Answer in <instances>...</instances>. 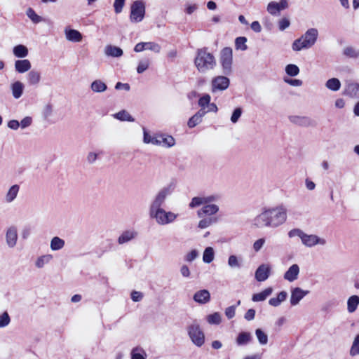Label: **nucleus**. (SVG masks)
<instances>
[{
    "label": "nucleus",
    "mask_w": 359,
    "mask_h": 359,
    "mask_svg": "<svg viewBox=\"0 0 359 359\" xmlns=\"http://www.w3.org/2000/svg\"><path fill=\"white\" fill-rule=\"evenodd\" d=\"M114 118L121 121H135L134 118L126 110H121L118 113L113 114Z\"/></svg>",
    "instance_id": "2f4dec72"
},
{
    "label": "nucleus",
    "mask_w": 359,
    "mask_h": 359,
    "mask_svg": "<svg viewBox=\"0 0 359 359\" xmlns=\"http://www.w3.org/2000/svg\"><path fill=\"white\" fill-rule=\"evenodd\" d=\"M289 120L291 123L302 127H309L315 126V121L308 116H290L289 117Z\"/></svg>",
    "instance_id": "4468645a"
},
{
    "label": "nucleus",
    "mask_w": 359,
    "mask_h": 359,
    "mask_svg": "<svg viewBox=\"0 0 359 359\" xmlns=\"http://www.w3.org/2000/svg\"><path fill=\"white\" fill-rule=\"evenodd\" d=\"M267 11L273 15H277L278 13L280 11L278 6V2H276V1L269 2L267 6Z\"/></svg>",
    "instance_id": "3c124183"
},
{
    "label": "nucleus",
    "mask_w": 359,
    "mask_h": 359,
    "mask_svg": "<svg viewBox=\"0 0 359 359\" xmlns=\"http://www.w3.org/2000/svg\"><path fill=\"white\" fill-rule=\"evenodd\" d=\"M302 243L306 247L311 248L317 244L325 245L326 241L325 239L320 238L316 235H309L304 233L302 238Z\"/></svg>",
    "instance_id": "f8f14e48"
},
{
    "label": "nucleus",
    "mask_w": 359,
    "mask_h": 359,
    "mask_svg": "<svg viewBox=\"0 0 359 359\" xmlns=\"http://www.w3.org/2000/svg\"><path fill=\"white\" fill-rule=\"evenodd\" d=\"M271 267L268 264H262L255 271V279L259 282L266 280L270 275Z\"/></svg>",
    "instance_id": "dca6fc26"
},
{
    "label": "nucleus",
    "mask_w": 359,
    "mask_h": 359,
    "mask_svg": "<svg viewBox=\"0 0 359 359\" xmlns=\"http://www.w3.org/2000/svg\"><path fill=\"white\" fill-rule=\"evenodd\" d=\"M26 14L27 17L35 24L39 23L43 21L42 17L39 16L36 13V12L32 9V8H29L27 11Z\"/></svg>",
    "instance_id": "ea45409f"
},
{
    "label": "nucleus",
    "mask_w": 359,
    "mask_h": 359,
    "mask_svg": "<svg viewBox=\"0 0 359 359\" xmlns=\"http://www.w3.org/2000/svg\"><path fill=\"white\" fill-rule=\"evenodd\" d=\"M145 15V4L143 1L136 0L130 6V20L137 23L142 21Z\"/></svg>",
    "instance_id": "0eeeda50"
},
{
    "label": "nucleus",
    "mask_w": 359,
    "mask_h": 359,
    "mask_svg": "<svg viewBox=\"0 0 359 359\" xmlns=\"http://www.w3.org/2000/svg\"><path fill=\"white\" fill-rule=\"evenodd\" d=\"M65 242L60 237L55 236L50 241V247L53 251L60 250L64 248Z\"/></svg>",
    "instance_id": "7c9ffc66"
},
{
    "label": "nucleus",
    "mask_w": 359,
    "mask_h": 359,
    "mask_svg": "<svg viewBox=\"0 0 359 359\" xmlns=\"http://www.w3.org/2000/svg\"><path fill=\"white\" fill-rule=\"evenodd\" d=\"M41 73L36 70L32 69L27 74V80L30 86H37L41 81Z\"/></svg>",
    "instance_id": "b1692460"
},
{
    "label": "nucleus",
    "mask_w": 359,
    "mask_h": 359,
    "mask_svg": "<svg viewBox=\"0 0 359 359\" xmlns=\"http://www.w3.org/2000/svg\"><path fill=\"white\" fill-rule=\"evenodd\" d=\"M207 321L210 325H219L222 321L221 315L218 312L208 315Z\"/></svg>",
    "instance_id": "c03bdc74"
},
{
    "label": "nucleus",
    "mask_w": 359,
    "mask_h": 359,
    "mask_svg": "<svg viewBox=\"0 0 359 359\" xmlns=\"http://www.w3.org/2000/svg\"><path fill=\"white\" fill-rule=\"evenodd\" d=\"M10 322L11 318L6 311L0 315V328L6 327L9 325Z\"/></svg>",
    "instance_id": "603ef678"
},
{
    "label": "nucleus",
    "mask_w": 359,
    "mask_h": 359,
    "mask_svg": "<svg viewBox=\"0 0 359 359\" xmlns=\"http://www.w3.org/2000/svg\"><path fill=\"white\" fill-rule=\"evenodd\" d=\"M343 53L344 55L351 58L359 57V49H356L352 46L346 47Z\"/></svg>",
    "instance_id": "58836bf2"
},
{
    "label": "nucleus",
    "mask_w": 359,
    "mask_h": 359,
    "mask_svg": "<svg viewBox=\"0 0 359 359\" xmlns=\"http://www.w3.org/2000/svg\"><path fill=\"white\" fill-rule=\"evenodd\" d=\"M252 340V336L250 332H241L238 334L236 339V343L238 346H241L247 345L250 343Z\"/></svg>",
    "instance_id": "4be33fe9"
},
{
    "label": "nucleus",
    "mask_w": 359,
    "mask_h": 359,
    "mask_svg": "<svg viewBox=\"0 0 359 359\" xmlns=\"http://www.w3.org/2000/svg\"><path fill=\"white\" fill-rule=\"evenodd\" d=\"M53 114V106L50 104H46L43 109V116L46 120H48Z\"/></svg>",
    "instance_id": "bf43d9fd"
},
{
    "label": "nucleus",
    "mask_w": 359,
    "mask_h": 359,
    "mask_svg": "<svg viewBox=\"0 0 359 359\" xmlns=\"http://www.w3.org/2000/svg\"><path fill=\"white\" fill-rule=\"evenodd\" d=\"M255 335L261 345H266L268 343L267 334L260 328L255 330Z\"/></svg>",
    "instance_id": "a19ab883"
},
{
    "label": "nucleus",
    "mask_w": 359,
    "mask_h": 359,
    "mask_svg": "<svg viewBox=\"0 0 359 359\" xmlns=\"http://www.w3.org/2000/svg\"><path fill=\"white\" fill-rule=\"evenodd\" d=\"M53 259V256L51 255H44L39 257L36 262L35 266L38 269L43 268L46 264H48Z\"/></svg>",
    "instance_id": "72a5a7b5"
},
{
    "label": "nucleus",
    "mask_w": 359,
    "mask_h": 359,
    "mask_svg": "<svg viewBox=\"0 0 359 359\" xmlns=\"http://www.w3.org/2000/svg\"><path fill=\"white\" fill-rule=\"evenodd\" d=\"M18 230L15 226H10L6 231V243L9 248H14L18 241Z\"/></svg>",
    "instance_id": "9b49d317"
},
{
    "label": "nucleus",
    "mask_w": 359,
    "mask_h": 359,
    "mask_svg": "<svg viewBox=\"0 0 359 359\" xmlns=\"http://www.w3.org/2000/svg\"><path fill=\"white\" fill-rule=\"evenodd\" d=\"M252 225L255 228L270 227L268 210L264 209L257 215L252 220Z\"/></svg>",
    "instance_id": "9d476101"
},
{
    "label": "nucleus",
    "mask_w": 359,
    "mask_h": 359,
    "mask_svg": "<svg viewBox=\"0 0 359 359\" xmlns=\"http://www.w3.org/2000/svg\"><path fill=\"white\" fill-rule=\"evenodd\" d=\"M145 50H149L156 53H158L161 50V47L158 43L155 42H145Z\"/></svg>",
    "instance_id": "8fccbe9b"
},
{
    "label": "nucleus",
    "mask_w": 359,
    "mask_h": 359,
    "mask_svg": "<svg viewBox=\"0 0 359 359\" xmlns=\"http://www.w3.org/2000/svg\"><path fill=\"white\" fill-rule=\"evenodd\" d=\"M149 217L154 219L159 225H167L172 223L177 217V214L171 211H165L163 208L149 212Z\"/></svg>",
    "instance_id": "20e7f679"
},
{
    "label": "nucleus",
    "mask_w": 359,
    "mask_h": 359,
    "mask_svg": "<svg viewBox=\"0 0 359 359\" xmlns=\"http://www.w3.org/2000/svg\"><path fill=\"white\" fill-rule=\"evenodd\" d=\"M265 243L264 238H259L253 244V249L255 252H259Z\"/></svg>",
    "instance_id": "338daca9"
},
{
    "label": "nucleus",
    "mask_w": 359,
    "mask_h": 359,
    "mask_svg": "<svg viewBox=\"0 0 359 359\" xmlns=\"http://www.w3.org/2000/svg\"><path fill=\"white\" fill-rule=\"evenodd\" d=\"M150 65V60L148 58H144L140 60L138 63L137 67V72L138 74H142L144 71H146Z\"/></svg>",
    "instance_id": "a18cd8bd"
},
{
    "label": "nucleus",
    "mask_w": 359,
    "mask_h": 359,
    "mask_svg": "<svg viewBox=\"0 0 359 359\" xmlns=\"http://www.w3.org/2000/svg\"><path fill=\"white\" fill-rule=\"evenodd\" d=\"M304 234V232L299 229H293L288 232V236L290 238L298 236L302 239Z\"/></svg>",
    "instance_id": "e2e57ef3"
},
{
    "label": "nucleus",
    "mask_w": 359,
    "mask_h": 359,
    "mask_svg": "<svg viewBox=\"0 0 359 359\" xmlns=\"http://www.w3.org/2000/svg\"><path fill=\"white\" fill-rule=\"evenodd\" d=\"M270 227L276 228L283 224L287 219V209L283 205L269 208Z\"/></svg>",
    "instance_id": "7ed1b4c3"
},
{
    "label": "nucleus",
    "mask_w": 359,
    "mask_h": 359,
    "mask_svg": "<svg viewBox=\"0 0 359 359\" xmlns=\"http://www.w3.org/2000/svg\"><path fill=\"white\" fill-rule=\"evenodd\" d=\"M233 51L231 48L225 47L221 50L220 63L224 75H229L232 72Z\"/></svg>",
    "instance_id": "6e6552de"
},
{
    "label": "nucleus",
    "mask_w": 359,
    "mask_h": 359,
    "mask_svg": "<svg viewBox=\"0 0 359 359\" xmlns=\"http://www.w3.org/2000/svg\"><path fill=\"white\" fill-rule=\"evenodd\" d=\"M201 120H200L195 114L192 116L188 121L187 125L189 128H193L196 126L198 124L201 123Z\"/></svg>",
    "instance_id": "680f3d73"
},
{
    "label": "nucleus",
    "mask_w": 359,
    "mask_h": 359,
    "mask_svg": "<svg viewBox=\"0 0 359 359\" xmlns=\"http://www.w3.org/2000/svg\"><path fill=\"white\" fill-rule=\"evenodd\" d=\"M23 90L24 86L20 81H15L11 85L12 94L15 99H18L22 96Z\"/></svg>",
    "instance_id": "cd10ccee"
},
{
    "label": "nucleus",
    "mask_w": 359,
    "mask_h": 359,
    "mask_svg": "<svg viewBox=\"0 0 359 359\" xmlns=\"http://www.w3.org/2000/svg\"><path fill=\"white\" fill-rule=\"evenodd\" d=\"M32 65L29 60H18L15 62V71L18 73L22 74L31 69Z\"/></svg>",
    "instance_id": "412c9836"
},
{
    "label": "nucleus",
    "mask_w": 359,
    "mask_h": 359,
    "mask_svg": "<svg viewBox=\"0 0 359 359\" xmlns=\"http://www.w3.org/2000/svg\"><path fill=\"white\" fill-rule=\"evenodd\" d=\"M13 54L17 57H25L28 55V49L24 45H17L13 48Z\"/></svg>",
    "instance_id": "473e14b6"
},
{
    "label": "nucleus",
    "mask_w": 359,
    "mask_h": 359,
    "mask_svg": "<svg viewBox=\"0 0 359 359\" xmlns=\"http://www.w3.org/2000/svg\"><path fill=\"white\" fill-rule=\"evenodd\" d=\"M137 236V232L134 230L125 231L118 238V243L123 245L135 238Z\"/></svg>",
    "instance_id": "aec40b11"
},
{
    "label": "nucleus",
    "mask_w": 359,
    "mask_h": 359,
    "mask_svg": "<svg viewBox=\"0 0 359 359\" xmlns=\"http://www.w3.org/2000/svg\"><path fill=\"white\" fill-rule=\"evenodd\" d=\"M172 191L173 188L171 184L167 185L161 189L151 201L149 205V212L162 208L167 197L170 196Z\"/></svg>",
    "instance_id": "39448f33"
},
{
    "label": "nucleus",
    "mask_w": 359,
    "mask_h": 359,
    "mask_svg": "<svg viewBox=\"0 0 359 359\" xmlns=\"http://www.w3.org/2000/svg\"><path fill=\"white\" fill-rule=\"evenodd\" d=\"M299 271V266L297 264H292L284 273V279L289 282L296 280L298 278Z\"/></svg>",
    "instance_id": "6ab92c4d"
},
{
    "label": "nucleus",
    "mask_w": 359,
    "mask_h": 359,
    "mask_svg": "<svg viewBox=\"0 0 359 359\" xmlns=\"http://www.w3.org/2000/svg\"><path fill=\"white\" fill-rule=\"evenodd\" d=\"M158 138H160L161 140V145L163 147L170 148L175 144V140L171 135L159 134Z\"/></svg>",
    "instance_id": "c85d7f7f"
},
{
    "label": "nucleus",
    "mask_w": 359,
    "mask_h": 359,
    "mask_svg": "<svg viewBox=\"0 0 359 359\" xmlns=\"http://www.w3.org/2000/svg\"><path fill=\"white\" fill-rule=\"evenodd\" d=\"M145 356L146 354L142 349L134 348L131 351V359H145Z\"/></svg>",
    "instance_id": "09e8293b"
},
{
    "label": "nucleus",
    "mask_w": 359,
    "mask_h": 359,
    "mask_svg": "<svg viewBox=\"0 0 359 359\" xmlns=\"http://www.w3.org/2000/svg\"><path fill=\"white\" fill-rule=\"evenodd\" d=\"M242 112H243V110L241 107H237L236 108L232 114H231V121L233 123H236L238 122V119L240 118V117L241 116V114H242Z\"/></svg>",
    "instance_id": "5fc2aeb1"
},
{
    "label": "nucleus",
    "mask_w": 359,
    "mask_h": 359,
    "mask_svg": "<svg viewBox=\"0 0 359 359\" xmlns=\"http://www.w3.org/2000/svg\"><path fill=\"white\" fill-rule=\"evenodd\" d=\"M210 96L208 94L203 95L198 100V105L201 108H205L210 102Z\"/></svg>",
    "instance_id": "4d7b16f0"
},
{
    "label": "nucleus",
    "mask_w": 359,
    "mask_h": 359,
    "mask_svg": "<svg viewBox=\"0 0 359 359\" xmlns=\"http://www.w3.org/2000/svg\"><path fill=\"white\" fill-rule=\"evenodd\" d=\"M318 36V29L316 28H310L300 38L294 41L292 48L294 51L309 49L316 43Z\"/></svg>",
    "instance_id": "f03ea898"
},
{
    "label": "nucleus",
    "mask_w": 359,
    "mask_h": 359,
    "mask_svg": "<svg viewBox=\"0 0 359 359\" xmlns=\"http://www.w3.org/2000/svg\"><path fill=\"white\" fill-rule=\"evenodd\" d=\"M104 53L107 56L119 57L123 55V50L117 46L112 45H107L104 48Z\"/></svg>",
    "instance_id": "393cba45"
},
{
    "label": "nucleus",
    "mask_w": 359,
    "mask_h": 359,
    "mask_svg": "<svg viewBox=\"0 0 359 359\" xmlns=\"http://www.w3.org/2000/svg\"><path fill=\"white\" fill-rule=\"evenodd\" d=\"M91 90L95 93H102L107 88V85L101 80L94 81L90 86Z\"/></svg>",
    "instance_id": "c9c22d12"
},
{
    "label": "nucleus",
    "mask_w": 359,
    "mask_h": 359,
    "mask_svg": "<svg viewBox=\"0 0 359 359\" xmlns=\"http://www.w3.org/2000/svg\"><path fill=\"white\" fill-rule=\"evenodd\" d=\"M228 265L231 268H240L241 264L236 255H230L228 259Z\"/></svg>",
    "instance_id": "6e6d98bb"
},
{
    "label": "nucleus",
    "mask_w": 359,
    "mask_h": 359,
    "mask_svg": "<svg viewBox=\"0 0 359 359\" xmlns=\"http://www.w3.org/2000/svg\"><path fill=\"white\" fill-rule=\"evenodd\" d=\"M32 123V118L30 116L25 117L20 123V126L25 129L29 126H30Z\"/></svg>",
    "instance_id": "69168bd1"
},
{
    "label": "nucleus",
    "mask_w": 359,
    "mask_h": 359,
    "mask_svg": "<svg viewBox=\"0 0 359 359\" xmlns=\"http://www.w3.org/2000/svg\"><path fill=\"white\" fill-rule=\"evenodd\" d=\"M66 39L72 42H80L82 40V34L76 29H67L65 30Z\"/></svg>",
    "instance_id": "5701e85b"
},
{
    "label": "nucleus",
    "mask_w": 359,
    "mask_h": 359,
    "mask_svg": "<svg viewBox=\"0 0 359 359\" xmlns=\"http://www.w3.org/2000/svg\"><path fill=\"white\" fill-rule=\"evenodd\" d=\"M236 306H230L225 309V315L228 319L235 316Z\"/></svg>",
    "instance_id": "0e129e2a"
},
{
    "label": "nucleus",
    "mask_w": 359,
    "mask_h": 359,
    "mask_svg": "<svg viewBox=\"0 0 359 359\" xmlns=\"http://www.w3.org/2000/svg\"><path fill=\"white\" fill-rule=\"evenodd\" d=\"M247 38L245 36L237 37L235 40V46L237 50H245L248 48L246 45Z\"/></svg>",
    "instance_id": "79ce46f5"
},
{
    "label": "nucleus",
    "mask_w": 359,
    "mask_h": 359,
    "mask_svg": "<svg viewBox=\"0 0 359 359\" xmlns=\"http://www.w3.org/2000/svg\"><path fill=\"white\" fill-rule=\"evenodd\" d=\"M204 204H205V201H204L203 196H196L191 199V201L189 205V207L190 208H194L198 207L201 205H204Z\"/></svg>",
    "instance_id": "de8ad7c7"
},
{
    "label": "nucleus",
    "mask_w": 359,
    "mask_h": 359,
    "mask_svg": "<svg viewBox=\"0 0 359 359\" xmlns=\"http://www.w3.org/2000/svg\"><path fill=\"white\" fill-rule=\"evenodd\" d=\"M350 355L351 356L359 355V334H358L353 341L350 349Z\"/></svg>",
    "instance_id": "37998d69"
},
{
    "label": "nucleus",
    "mask_w": 359,
    "mask_h": 359,
    "mask_svg": "<svg viewBox=\"0 0 359 359\" xmlns=\"http://www.w3.org/2000/svg\"><path fill=\"white\" fill-rule=\"evenodd\" d=\"M309 290H304L300 287H294L291 290L290 304L292 306L297 305L299 302L308 294Z\"/></svg>",
    "instance_id": "ddd939ff"
},
{
    "label": "nucleus",
    "mask_w": 359,
    "mask_h": 359,
    "mask_svg": "<svg viewBox=\"0 0 359 359\" xmlns=\"http://www.w3.org/2000/svg\"><path fill=\"white\" fill-rule=\"evenodd\" d=\"M216 60L214 55L208 51L207 48L198 49L194 59V65L201 73H206L213 69L216 66Z\"/></svg>",
    "instance_id": "f257e3e1"
},
{
    "label": "nucleus",
    "mask_w": 359,
    "mask_h": 359,
    "mask_svg": "<svg viewBox=\"0 0 359 359\" xmlns=\"http://www.w3.org/2000/svg\"><path fill=\"white\" fill-rule=\"evenodd\" d=\"M285 72L290 76H295L299 73V69L296 65L290 64L286 66Z\"/></svg>",
    "instance_id": "49530a36"
},
{
    "label": "nucleus",
    "mask_w": 359,
    "mask_h": 359,
    "mask_svg": "<svg viewBox=\"0 0 359 359\" xmlns=\"http://www.w3.org/2000/svg\"><path fill=\"white\" fill-rule=\"evenodd\" d=\"M344 93L351 98L359 99V83L354 82L346 83Z\"/></svg>",
    "instance_id": "f3484780"
},
{
    "label": "nucleus",
    "mask_w": 359,
    "mask_h": 359,
    "mask_svg": "<svg viewBox=\"0 0 359 359\" xmlns=\"http://www.w3.org/2000/svg\"><path fill=\"white\" fill-rule=\"evenodd\" d=\"M204 197L205 204H212L213 202H217L220 200V195L212 194Z\"/></svg>",
    "instance_id": "13d9d810"
},
{
    "label": "nucleus",
    "mask_w": 359,
    "mask_h": 359,
    "mask_svg": "<svg viewBox=\"0 0 359 359\" xmlns=\"http://www.w3.org/2000/svg\"><path fill=\"white\" fill-rule=\"evenodd\" d=\"M193 299L200 304H205L210 302V294L208 290H201L194 294Z\"/></svg>",
    "instance_id": "a211bd4d"
},
{
    "label": "nucleus",
    "mask_w": 359,
    "mask_h": 359,
    "mask_svg": "<svg viewBox=\"0 0 359 359\" xmlns=\"http://www.w3.org/2000/svg\"><path fill=\"white\" fill-rule=\"evenodd\" d=\"M359 305V297L358 295L351 296L347 301V310L349 313H353Z\"/></svg>",
    "instance_id": "c756f323"
},
{
    "label": "nucleus",
    "mask_w": 359,
    "mask_h": 359,
    "mask_svg": "<svg viewBox=\"0 0 359 359\" xmlns=\"http://www.w3.org/2000/svg\"><path fill=\"white\" fill-rule=\"evenodd\" d=\"M215 251L212 247H207L203 254V261L205 263L210 264L214 260Z\"/></svg>",
    "instance_id": "e433bc0d"
},
{
    "label": "nucleus",
    "mask_w": 359,
    "mask_h": 359,
    "mask_svg": "<svg viewBox=\"0 0 359 359\" xmlns=\"http://www.w3.org/2000/svg\"><path fill=\"white\" fill-rule=\"evenodd\" d=\"M125 4V0H115L114 3V11L116 13H120Z\"/></svg>",
    "instance_id": "052dcab7"
},
{
    "label": "nucleus",
    "mask_w": 359,
    "mask_h": 359,
    "mask_svg": "<svg viewBox=\"0 0 359 359\" xmlns=\"http://www.w3.org/2000/svg\"><path fill=\"white\" fill-rule=\"evenodd\" d=\"M198 255H199V254H198V250H196L195 249L191 250L189 252H188L185 255L184 260L188 262H191L194 260H195L198 257Z\"/></svg>",
    "instance_id": "864d4df0"
},
{
    "label": "nucleus",
    "mask_w": 359,
    "mask_h": 359,
    "mask_svg": "<svg viewBox=\"0 0 359 359\" xmlns=\"http://www.w3.org/2000/svg\"><path fill=\"white\" fill-rule=\"evenodd\" d=\"M273 292L272 287H268L259 293L254 294L252 300L255 302L264 301Z\"/></svg>",
    "instance_id": "bb28decb"
},
{
    "label": "nucleus",
    "mask_w": 359,
    "mask_h": 359,
    "mask_svg": "<svg viewBox=\"0 0 359 359\" xmlns=\"http://www.w3.org/2000/svg\"><path fill=\"white\" fill-rule=\"evenodd\" d=\"M219 210V208L216 204H204L201 209L198 210L197 215L202 217L205 215L212 216L216 215Z\"/></svg>",
    "instance_id": "2eb2a0df"
},
{
    "label": "nucleus",
    "mask_w": 359,
    "mask_h": 359,
    "mask_svg": "<svg viewBox=\"0 0 359 359\" xmlns=\"http://www.w3.org/2000/svg\"><path fill=\"white\" fill-rule=\"evenodd\" d=\"M230 85V80L225 76H217L211 81V92L217 93L226 90Z\"/></svg>",
    "instance_id": "1a4fd4ad"
},
{
    "label": "nucleus",
    "mask_w": 359,
    "mask_h": 359,
    "mask_svg": "<svg viewBox=\"0 0 359 359\" xmlns=\"http://www.w3.org/2000/svg\"><path fill=\"white\" fill-rule=\"evenodd\" d=\"M325 86L330 90L337 91L341 88V82L337 78H332L326 81Z\"/></svg>",
    "instance_id": "f704fd0d"
},
{
    "label": "nucleus",
    "mask_w": 359,
    "mask_h": 359,
    "mask_svg": "<svg viewBox=\"0 0 359 359\" xmlns=\"http://www.w3.org/2000/svg\"><path fill=\"white\" fill-rule=\"evenodd\" d=\"M188 335L192 343L198 347H201L205 343V334L197 323H194L187 328Z\"/></svg>",
    "instance_id": "423d86ee"
},
{
    "label": "nucleus",
    "mask_w": 359,
    "mask_h": 359,
    "mask_svg": "<svg viewBox=\"0 0 359 359\" xmlns=\"http://www.w3.org/2000/svg\"><path fill=\"white\" fill-rule=\"evenodd\" d=\"M20 190V186L18 184H14L10 187L8 191H7L6 196H5V201L6 203H11L13 202L17 197L18 194Z\"/></svg>",
    "instance_id": "a878e982"
},
{
    "label": "nucleus",
    "mask_w": 359,
    "mask_h": 359,
    "mask_svg": "<svg viewBox=\"0 0 359 359\" xmlns=\"http://www.w3.org/2000/svg\"><path fill=\"white\" fill-rule=\"evenodd\" d=\"M217 222V219L215 217H205L199 221L198 227L200 229H205Z\"/></svg>",
    "instance_id": "4c0bfd02"
},
{
    "label": "nucleus",
    "mask_w": 359,
    "mask_h": 359,
    "mask_svg": "<svg viewBox=\"0 0 359 359\" xmlns=\"http://www.w3.org/2000/svg\"><path fill=\"white\" fill-rule=\"evenodd\" d=\"M143 294L139 291H133L131 292V299L133 302H137L142 299Z\"/></svg>",
    "instance_id": "774afa93"
}]
</instances>
